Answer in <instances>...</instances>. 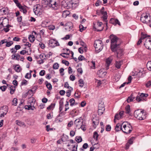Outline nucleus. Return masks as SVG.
<instances>
[{"instance_id":"f257e3e1","label":"nucleus","mask_w":151,"mask_h":151,"mask_svg":"<svg viewBox=\"0 0 151 151\" xmlns=\"http://www.w3.org/2000/svg\"><path fill=\"white\" fill-rule=\"evenodd\" d=\"M109 37L111 42V49L114 52L119 47L121 43V41L119 38L113 34L111 35Z\"/></svg>"},{"instance_id":"f03ea898","label":"nucleus","mask_w":151,"mask_h":151,"mask_svg":"<svg viewBox=\"0 0 151 151\" xmlns=\"http://www.w3.org/2000/svg\"><path fill=\"white\" fill-rule=\"evenodd\" d=\"M47 6L55 10L58 9L60 8V2L59 0H49L45 1Z\"/></svg>"},{"instance_id":"7ed1b4c3","label":"nucleus","mask_w":151,"mask_h":151,"mask_svg":"<svg viewBox=\"0 0 151 151\" xmlns=\"http://www.w3.org/2000/svg\"><path fill=\"white\" fill-rule=\"evenodd\" d=\"M134 116L138 119L143 120L146 118V114L144 112V110L138 109L134 112Z\"/></svg>"},{"instance_id":"20e7f679","label":"nucleus","mask_w":151,"mask_h":151,"mask_svg":"<svg viewBox=\"0 0 151 151\" xmlns=\"http://www.w3.org/2000/svg\"><path fill=\"white\" fill-rule=\"evenodd\" d=\"M122 131L126 134L129 133L132 131V127L131 125L127 122H123L122 123Z\"/></svg>"},{"instance_id":"39448f33","label":"nucleus","mask_w":151,"mask_h":151,"mask_svg":"<svg viewBox=\"0 0 151 151\" xmlns=\"http://www.w3.org/2000/svg\"><path fill=\"white\" fill-rule=\"evenodd\" d=\"M96 52L98 53L101 51L103 48V45L102 42L100 40H96L95 41L94 44Z\"/></svg>"},{"instance_id":"423d86ee","label":"nucleus","mask_w":151,"mask_h":151,"mask_svg":"<svg viewBox=\"0 0 151 151\" xmlns=\"http://www.w3.org/2000/svg\"><path fill=\"white\" fill-rule=\"evenodd\" d=\"M33 10L35 14L38 16L41 15L43 12L42 7L39 4H37L34 6L33 7Z\"/></svg>"},{"instance_id":"0eeeda50","label":"nucleus","mask_w":151,"mask_h":151,"mask_svg":"<svg viewBox=\"0 0 151 151\" xmlns=\"http://www.w3.org/2000/svg\"><path fill=\"white\" fill-rule=\"evenodd\" d=\"M150 16L149 14H143L141 16L140 20L143 23H149Z\"/></svg>"},{"instance_id":"6e6552de","label":"nucleus","mask_w":151,"mask_h":151,"mask_svg":"<svg viewBox=\"0 0 151 151\" xmlns=\"http://www.w3.org/2000/svg\"><path fill=\"white\" fill-rule=\"evenodd\" d=\"M93 29L95 30L96 31L98 32L101 31L103 30V28H102L101 29H97L96 28L97 27H100L102 25V23L101 22H96V23H93Z\"/></svg>"},{"instance_id":"1a4fd4ad","label":"nucleus","mask_w":151,"mask_h":151,"mask_svg":"<svg viewBox=\"0 0 151 151\" xmlns=\"http://www.w3.org/2000/svg\"><path fill=\"white\" fill-rule=\"evenodd\" d=\"M72 0H67L65 1L63 5L65 8L66 9H72Z\"/></svg>"},{"instance_id":"9d476101","label":"nucleus","mask_w":151,"mask_h":151,"mask_svg":"<svg viewBox=\"0 0 151 151\" xmlns=\"http://www.w3.org/2000/svg\"><path fill=\"white\" fill-rule=\"evenodd\" d=\"M83 120L81 117L76 119L74 121V124L77 127H80V126L83 124Z\"/></svg>"},{"instance_id":"9b49d317","label":"nucleus","mask_w":151,"mask_h":151,"mask_svg":"<svg viewBox=\"0 0 151 151\" xmlns=\"http://www.w3.org/2000/svg\"><path fill=\"white\" fill-rule=\"evenodd\" d=\"M9 24V20L5 18L3 19L2 20L0 19V25H2L3 27H5Z\"/></svg>"},{"instance_id":"f8f14e48","label":"nucleus","mask_w":151,"mask_h":151,"mask_svg":"<svg viewBox=\"0 0 151 151\" xmlns=\"http://www.w3.org/2000/svg\"><path fill=\"white\" fill-rule=\"evenodd\" d=\"M49 45L50 47H54L56 46H59V44L58 41L55 40H50Z\"/></svg>"},{"instance_id":"ddd939ff","label":"nucleus","mask_w":151,"mask_h":151,"mask_svg":"<svg viewBox=\"0 0 151 151\" xmlns=\"http://www.w3.org/2000/svg\"><path fill=\"white\" fill-rule=\"evenodd\" d=\"M113 56H111L106 59V69H108L109 68V67L113 59Z\"/></svg>"},{"instance_id":"4468645a","label":"nucleus","mask_w":151,"mask_h":151,"mask_svg":"<svg viewBox=\"0 0 151 151\" xmlns=\"http://www.w3.org/2000/svg\"><path fill=\"white\" fill-rule=\"evenodd\" d=\"M116 51L117 54V57L120 58L123 55V51L122 50L119 48V47L116 49L114 52Z\"/></svg>"},{"instance_id":"2eb2a0df","label":"nucleus","mask_w":151,"mask_h":151,"mask_svg":"<svg viewBox=\"0 0 151 151\" xmlns=\"http://www.w3.org/2000/svg\"><path fill=\"white\" fill-rule=\"evenodd\" d=\"M151 44L150 38H147L146 39L144 45L147 49L150 50V47Z\"/></svg>"},{"instance_id":"dca6fc26","label":"nucleus","mask_w":151,"mask_h":151,"mask_svg":"<svg viewBox=\"0 0 151 151\" xmlns=\"http://www.w3.org/2000/svg\"><path fill=\"white\" fill-rule=\"evenodd\" d=\"M97 74L101 77H104L106 74V72L104 69H101L97 72Z\"/></svg>"},{"instance_id":"f3484780","label":"nucleus","mask_w":151,"mask_h":151,"mask_svg":"<svg viewBox=\"0 0 151 151\" xmlns=\"http://www.w3.org/2000/svg\"><path fill=\"white\" fill-rule=\"evenodd\" d=\"M18 7L20 11L24 14H26L27 12V10L26 6H22L21 4L18 5Z\"/></svg>"},{"instance_id":"a211bd4d","label":"nucleus","mask_w":151,"mask_h":151,"mask_svg":"<svg viewBox=\"0 0 151 151\" xmlns=\"http://www.w3.org/2000/svg\"><path fill=\"white\" fill-rule=\"evenodd\" d=\"M101 104L98 107V114L99 115H101L104 113V105H103L102 106V107H100V106Z\"/></svg>"},{"instance_id":"6ab92c4d","label":"nucleus","mask_w":151,"mask_h":151,"mask_svg":"<svg viewBox=\"0 0 151 151\" xmlns=\"http://www.w3.org/2000/svg\"><path fill=\"white\" fill-rule=\"evenodd\" d=\"M72 9H75L79 5L78 0H72Z\"/></svg>"},{"instance_id":"aec40b11","label":"nucleus","mask_w":151,"mask_h":151,"mask_svg":"<svg viewBox=\"0 0 151 151\" xmlns=\"http://www.w3.org/2000/svg\"><path fill=\"white\" fill-rule=\"evenodd\" d=\"M13 67L14 70L17 72H20L22 70V68L20 67V66L19 64L14 65H13Z\"/></svg>"},{"instance_id":"412c9836","label":"nucleus","mask_w":151,"mask_h":151,"mask_svg":"<svg viewBox=\"0 0 151 151\" xmlns=\"http://www.w3.org/2000/svg\"><path fill=\"white\" fill-rule=\"evenodd\" d=\"M110 22L115 25L117 24L120 25V23L119 20L117 19H111L110 21Z\"/></svg>"},{"instance_id":"4be33fe9","label":"nucleus","mask_w":151,"mask_h":151,"mask_svg":"<svg viewBox=\"0 0 151 151\" xmlns=\"http://www.w3.org/2000/svg\"><path fill=\"white\" fill-rule=\"evenodd\" d=\"M35 100L33 97H31L29 99L27 104L31 105H34L35 104Z\"/></svg>"},{"instance_id":"5701e85b","label":"nucleus","mask_w":151,"mask_h":151,"mask_svg":"<svg viewBox=\"0 0 151 151\" xmlns=\"http://www.w3.org/2000/svg\"><path fill=\"white\" fill-rule=\"evenodd\" d=\"M124 112L123 111H121L119 112V114H116L114 116L115 119L119 120L120 119L123 115Z\"/></svg>"},{"instance_id":"b1692460","label":"nucleus","mask_w":151,"mask_h":151,"mask_svg":"<svg viewBox=\"0 0 151 151\" xmlns=\"http://www.w3.org/2000/svg\"><path fill=\"white\" fill-rule=\"evenodd\" d=\"M101 13L103 15V16L102 17V18H103V19L104 20L105 22H106V27H107V13L106 12H103L101 11Z\"/></svg>"},{"instance_id":"393cba45","label":"nucleus","mask_w":151,"mask_h":151,"mask_svg":"<svg viewBox=\"0 0 151 151\" xmlns=\"http://www.w3.org/2000/svg\"><path fill=\"white\" fill-rule=\"evenodd\" d=\"M93 126L94 128H95L96 126L98 125L99 123V120L98 119L93 118L92 120Z\"/></svg>"},{"instance_id":"a878e982","label":"nucleus","mask_w":151,"mask_h":151,"mask_svg":"<svg viewBox=\"0 0 151 151\" xmlns=\"http://www.w3.org/2000/svg\"><path fill=\"white\" fill-rule=\"evenodd\" d=\"M122 124H121L120 123H118L116 125L115 127V129L116 131L118 132L119 131H120L121 130H122Z\"/></svg>"},{"instance_id":"bb28decb","label":"nucleus","mask_w":151,"mask_h":151,"mask_svg":"<svg viewBox=\"0 0 151 151\" xmlns=\"http://www.w3.org/2000/svg\"><path fill=\"white\" fill-rule=\"evenodd\" d=\"M7 86H9L10 90V93L12 94H13L15 90V86H11L9 85H7Z\"/></svg>"},{"instance_id":"cd10ccee","label":"nucleus","mask_w":151,"mask_h":151,"mask_svg":"<svg viewBox=\"0 0 151 151\" xmlns=\"http://www.w3.org/2000/svg\"><path fill=\"white\" fill-rule=\"evenodd\" d=\"M24 108L28 110H34L35 108L34 106V105H31L29 104H28L27 105H25L24 106Z\"/></svg>"},{"instance_id":"c85d7f7f","label":"nucleus","mask_w":151,"mask_h":151,"mask_svg":"<svg viewBox=\"0 0 151 151\" xmlns=\"http://www.w3.org/2000/svg\"><path fill=\"white\" fill-rule=\"evenodd\" d=\"M15 122L20 127H25V123L24 122L21 121H20L18 120H17Z\"/></svg>"},{"instance_id":"c756f323","label":"nucleus","mask_w":151,"mask_h":151,"mask_svg":"<svg viewBox=\"0 0 151 151\" xmlns=\"http://www.w3.org/2000/svg\"><path fill=\"white\" fill-rule=\"evenodd\" d=\"M135 99V97L133 96V95L132 94L130 96L128 97L127 99V101L128 103H129L133 101V100Z\"/></svg>"},{"instance_id":"7c9ffc66","label":"nucleus","mask_w":151,"mask_h":151,"mask_svg":"<svg viewBox=\"0 0 151 151\" xmlns=\"http://www.w3.org/2000/svg\"><path fill=\"white\" fill-rule=\"evenodd\" d=\"M122 63V62L121 61H116L115 66L117 68H120Z\"/></svg>"},{"instance_id":"2f4dec72","label":"nucleus","mask_w":151,"mask_h":151,"mask_svg":"<svg viewBox=\"0 0 151 151\" xmlns=\"http://www.w3.org/2000/svg\"><path fill=\"white\" fill-rule=\"evenodd\" d=\"M28 38L29 41L32 42H33L35 40V36L33 35H30Z\"/></svg>"},{"instance_id":"473e14b6","label":"nucleus","mask_w":151,"mask_h":151,"mask_svg":"<svg viewBox=\"0 0 151 151\" xmlns=\"http://www.w3.org/2000/svg\"><path fill=\"white\" fill-rule=\"evenodd\" d=\"M45 84L46 85V86H47V88L50 90H51L52 88V86L51 84L48 83L47 81H45Z\"/></svg>"},{"instance_id":"72a5a7b5","label":"nucleus","mask_w":151,"mask_h":151,"mask_svg":"<svg viewBox=\"0 0 151 151\" xmlns=\"http://www.w3.org/2000/svg\"><path fill=\"white\" fill-rule=\"evenodd\" d=\"M126 113L129 114L130 113V106L129 105L127 106L125 108Z\"/></svg>"},{"instance_id":"f704fd0d","label":"nucleus","mask_w":151,"mask_h":151,"mask_svg":"<svg viewBox=\"0 0 151 151\" xmlns=\"http://www.w3.org/2000/svg\"><path fill=\"white\" fill-rule=\"evenodd\" d=\"M80 127H78V129H79L80 128H81V129L83 131H85L86 129V125L84 124H83L81 125Z\"/></svg>"},{"instance_id":"c9c22d12","label":"nucleus","mask_w":151,"mask_h":151,"mask_svg":"<svg viewBox=\"0 0 151 151\" xmlns=\"http://www.w3.org/2000/svg\"><path fill=\"white\" fill-rule=\"evenodd\" d=\"M76 141L78 143H79L82 141V139L81 136H77L75 138Z\"/></svg>"},{"instance_id":"e433bc0d","label":"nucleus","mask_w":151,"mask_h":151,"mask_svg":"<svg viewBox=\"0 0 151 151\" xmlns=\"http://www.w3.org/2000/svg\"><path fill=\"white\" fill-rule=\"evenodd\" d=\"M59 111L60 112L63 109V102L62 101H60L59 102Z\"/></svg>"},{"instance_id":"4c0bfd02","label":"nucleus","mask_w":151,"mask_h":151,"mask_svg":"<svg viewBox=\"0 0 151 151\" xmlns=\"http://www.w3.org/2000/svg\"><path fill=\"white\" fill-rule=\"evenodd\" d=\"M69 102L71 106H72L74 105L75 100L73 99L72 98L70 99L69 100Z\"/></svg>"},{"instance_id":"58836bf2","label":"nucleus","mask_w":151,"mask_h":151,"mask_svg":"<svg viewBox=\"0 0 151 151\" xmlns=\"http://www.w3.org/2000/svg\"><path fill=\"white\" fill-rule=\"evenodd\" d=\"M55 105V103H53V104L52 103L51 104V105H50L49 106H48L47 108V109L48 110L50 109H53L54 108Z\"/></svg>"},{"instance_id":"ea45409f","label":"nucleus","mask_w":151,"mask_h":151,"mask_svg":"<svg viewBox=\"0 0 151 151\" xmlns=\"http://www.w3.org/2000/svg\"><path fill=\"white\" fill-rule=\"evenodd\" d=\"M147 67L149 70L151 71V61H149L147 63Z\"/></svg>"},{"instance_id":"a19ab883","label":"nucleus","mask_w":151,"mask_h":151,"mask_svg":"<svg viewBox=\"0 0 151 151\" xmlns=\"http://www.w3.org/2000/svg\"><path fill=\"white\" fill-rule=\"evenodd\" d=\"M13 43V42L12 41H10L8 42L7 41V42H6V45L7 47H9L12 45Z\"/></svg>"},{"instance_id":"79ce46f5","label":"nucleus","mask_w":151,"mask_h":151,"mask_svg":"<svg viewBox=\"0 0 151 151\" xmlns=\"http://www.w3.org/2000/svg\"><path fill=\"white\" fill-rule=\"evenodd\" d=\"M11 26L9 25L7 26H6L5 27L6 28H5L4 27L3 28V29L6 32H8L9 30V28Z\"/></svg>"},{"instance_id":"37998d69","label":"nucleus","mask_w":151,"mask_h":151,"mask_svg":"<svg viewBox=\"0 0 151 151\" xmlns=\"http://www.w3.org/2000/svg\"><path fill=\"white\" fill-rule=\"evenodd\" d=\"M79 83L80 84L79 86L82 87L84 85V82L83 80L81 79H80L79 81Z\"/></svg>"},{"instance_id":"c03bdc74","label":"nucleus","mask_w":151,"mask_h":151,"mask_svg":"<svg viewBox=\"0 0 151 151\" xmlns=\"http://www.w3.org/2000/svg\"><path fill=\"white\" fill-rule=\"evenodd\" d=\"M93 138L96 139V140H97L98 139V137L99 136V135L98 134V133L97 132H95L93 133Z\"/></svg>"},{"instance_id":"a18cd8bd","label":"nucleus","mask_w":151,"mask_h":151,"mask_svg":"<svg viewBox=\"0 0 151 151\" xmlns=\"http://www.w3.org/2000/svg\"><path fill=\"white\" fill-rule=\"evenodd\" d=\"M64 86L65 88H67L68 89H71L72 91L73 90V88L69 86V84L67 82H66L64 85Z\"/></svg>"},{"instance_id":"49530a36","label":"nucleus","mask_w":151,"mask_h":151,"mask_svg":"<svg viewBox=\"0 0 151 151\" xmlns=\"http://www.w3.org/2000/svg\"><path fill=\"white\" fill-rule=\"evenodd\" d=\"M5 109H6V113H4V112L3 113L1 114V115H0L1 117H4V115L6 114L7 112L8 111V107L6 106H5Z\"/></svg>"},{"instance_id":"de8ad7c7","label":"nucleus","mask_w":151,"mask_h":151,"mask_svg":"<svg viewBox=\"0 0 151 151\" xmlns=\"http://www.w3.org/2000/svg\"><path fill=\"white\" fill-rule=\"evenodd\" d=\"M79 30L81 32H82L83 30L86 29V28L84 27L83 26L80 24L79 26Z\"/></svg>"},{"instance_id":"09e8293b","label":"nucleus","mask_w":151,"mask_h":151,"mask_svg":"<svg viewBox=\"0 0 151 151\" xmlns=\"http://www.w3.org/2000/svg\"><path fill=\"white\" fill-rule=\"evenodd\" d=\"M59 67V64L58 63H55L54 64L53 68V69H57Z\"/></svg>"},{"instance_id":"8fccbe9b","label":"nucleus","mask_w":151,"mask_h":151,"mask_svg":"<svg viewBox=\"0 0 151 151\" xmlns=\"http://www.w3.org/2000/svg\"><path fill=\"white\" fill-rule=\"evenodd\" d=\"M31 77V74L30 73H27L26 74L25 77L26 78L30 79Z\"/></svg>"},{"instance_id":"3c124183","label":"nucleus","mask_w":151,"mask_h":151,"mask_svg":"<svg viewBox=\"0 0 151 151\" xmlns=\"http://www.w3.org/2000/svg\"><path fill=\"white\" fill-rule=\"evenodd\" d=\"M148 96V94L146 93H141L139 96L142 99V100L144 99L143 97H146Z\"/></svg>"},{"instance_id":"603ef678","label":"nucleus","mask_w":151,"mask_h":151,"mask_svg":"<svg viewBox=\"0 0 151 151\" xmlns=\"http://www.w3.org/2000/svg\"><path fill=\"white\" fill-rule=\"evenodd\" d=\"M71 89H69L68 90L66 91V96L69 97L70 95V94L71 93V91L70 90Z\"/></svg>"},{"instance_id":"864d4df0","label":"nucleus","mask_w":151,"mask_h":151,"mask_svg":"<svg viewBox=\"0 0 151 151\" xmlns=\"http://www.w3.org/2000/svg\"><path fill=\"white\" fill-rule=\"evenodd\" d=\"M29 94H30V95L32 94V96L33 94H34L33 91L32 90H29L27 92H26L25 93V95L26 96H27Z\"/></svg>"},{"instance_id":"5fc2aeb1","label":"nucleus","mask_w":151,"mask_h":151,"mask_svg":"<svg viewBox=\"0 0 151 151\" xmlns=\"http://www.w3.org/2000/svg\"><path fill=\"white\" fill-rule=\"evenodd\" d=\"M13 105L16 106L17 103V99L16 98H14L12 101Z\"/></svg>"},{"instance_id":"6e6d98bb","label":"nucleus","mask_w":151,"mask_h":151,"mask_svg":"<svg viewBox=\"0 0 151 151\" xmlns=\"http://www.w3.org/2000/svg\"><path fill=\"white\" fill-rule=\"evenodd\" d=\"M78 60L79 61H82L85 59L84 57L82 55H80L78 58Z\"/></svg>"},{"instance_id":"4d7b16f0","label":"nucleus","mask_w":151,"mask_h":151,"mask_svg":"<svg viewBox=\"0 0 151 151\" xmlns=\"http://www.w3.org/2000/svg\"><path fill=\"white\" fill-rule=\"evenodd\" d=\"M0 89L3 91H5L6 89V86H3L0 87Z\"/></svg>"},{"instance_id":"13d9d810","label":"nucleus","mask_w":151,"mask_h":151,"mask_svg":"<svg viewBox=\"0 0 151 151\" xmlns=\"http://www.w3.org/2000/svg\"><path fill=\"white\" fill-rule=\"evenodd\" d=\"M136 99L138 102L143 101L142 99L139 96H137Z\"/></svg>"},{"instance_id":"bf43d9fd","label":"nucleus","mask_w":151,"mask_h":151,"mask_svg":"<svg viewBox=\"0 0 151 151\" xmlns=\"http://www.w3.org/2000/svg\"><path fill=\"white\" fill-rule=\"evenodd\" d=\"M4 146L3 143L2 142V139L0 137V149H1Z\"/></svg>"},{"instance_id":"052dcab7","label":"nucleus","mask_w":151,"mask_h":151,"mask_svg":"<svg viewBox=\"0 0 151 151\" xmlns=\"http://www.w3.org/2000/svg\"><path fill=\"white\" fill-rule=\"evenodd\" d=\"M39 45L40 47L42 49H43L45 47V46L44 44L42 43V42H40L39 43Z\"/></svg>"},{"instance_id":"680f3d73","label":"nucleus","mask_w":151,"mask_h":151,"mask_svg":"<svg viewBox=\"0 0 151 151\" xmlns=\"http://www.w3.org/2000/svg\"><path fill=\"white\" fill-rule=\"evenodd\" d=\"M111 127L109 125H107L106 126V130L107 131H109L111 130Z\"/></svg>"},{"instance_id":"e2e57ef3","label":"nucleus","mask_w":151,"mask_h":151,"mask_svg":"<svg viewBox=\"0 0 151 151\" xmlns=\"http://www.w3.org/2000/svg\"><path fill=\"white\" fill-rule=\"evenodd\" d=\"M91 63L92 64V66H91V67L93 69H94L96 68L95 66V63L94 61H92L91 62Z\"/></svg>"},{"instance_id":"0e129e2a","label":"nucleus","mask_w":151,"mask_h":151,"mask_svg":"<svg viewBox=\"0 0 151 151\" xmlns=\"http://www.w3.org/2000/svg\"><path fill=\"white\" fill-rule=\"evenodd\" d=\"M7 41V40L6 39H4L3 40H1V42H0V45H1L4 43H6Z\"/></svg>"},{"instance_id":"69168bd1","label":"nucleus","mask_w":151,"mask_h":151,"mask_svg":"<svg viewBox=\"0 0 151 151\" xmlns=\"http://www.w3.org/2000/svg\"><path fill=\"white\" fill-rule=\"evenodd\" d=\"M10 50L11 51V52L12 53L14 54H15L17 51L16 50L15 48H11Z\"/></svg>"},{"instance_id":"338daca9","label":"nucleus","mask_w":151,"mask_h":151,"mask_svg":"<svg viewBox=\"0 0 151 151\" xmlns=\"http://www.w3.org/2000/svg\"><path fill=\"white\" fill-rule=\"evenodd\" d=\"M17 20L18 22H21L22 20V16H19V17H17Z\"/></svg>"},{"instance_id":"774afa93","label":"nucleus","mask_w":151,"mask_h":151,"mask_svg":"<svg viewBox=\"0 0 151 151\" xmlns=\"http://www.w3.org/2000/svg\"><path fill=\"white\" fill-rule=\"evenodd\" d=\"M151 86V80L147 82V83L146 84V86L148 88Z\"/></svg>"}]
</instances>
